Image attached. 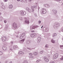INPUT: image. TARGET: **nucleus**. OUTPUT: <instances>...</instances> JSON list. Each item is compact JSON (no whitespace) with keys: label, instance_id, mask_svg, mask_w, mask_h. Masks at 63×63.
Returning a JSON list of instances; mask_svg holds the SVG:
<instances>
[{"label":"nucleus","instance_id":"obj_34","mask_svg":"<svg viewBox=\"0 0 63 63\" xmlns=\"http://www.w3.org/2000/svg\"><path fill=\"white\" fill-rule=\"evenodd\" d=\"M29 55H33V54L31 53H29Z\"/></svg>","mask_w":63,"mask_h":63},{"label":"nucleus","instance_id":"obj_21","mask_svg":"<svg viewBox=\"0 0 63 63\" xmlns=\"http://www.w3.org/2000/svg\"><path fill=\"white\" fill-rule=\"evenodd\" d=\"M30 42L29 41V40H27L26 41V43L27 44H29L30 43Z\"/></svg>","mask_w":63,"mask_h":63},{"label":"nucleus","instance_id":"obj_4","mask_svg":"<svg viewBox=\"0 0 63 63\" xmlns=\"http://www.w3.org/2000/svg\"><path fill=\"white\" fill-rule=\"evenodd\" d=\"M53 59H55L58 57V54H56L53 55Z\"/></svg>","mask_w":63,"mask_h":63},{"label":"nucleus","instance_id":"obj_30","mask_svg":"<svg viewBox=\"0 0 63 63\" xmlns=\"http://www.w3.org/2000/svg\"><path fill=\"white\" fill-rule=\"evenodd\" d=\"M44 52L43 50H42L40 52V54H42L43 53V52Z\"/></svg>","mask_w":63,"mask_h":63},{"label":"nucleus","instance_id":"obj_40","mask_svg":"<svg viewBox=\"0 0 63 63\" xmlns=\"http://www.w3.org/2000/svg\"><path fill=\"white\" fill-rule=\"evenodd\" d=\"M34 57L32 56H31L30 57V58H33Z\"/></svg>","mask_w":63,"mask_h":63},{"label":"nucleus","instance_id":"obj_41","mask_svg":"<svg viewBox=\"0 0 63 63\" xmlns=\"http://www.w3.org/2000/svg\"><path fill=\"white\" fill-rule=\"evenodd\" d=\"M27 49H29V50H31V49L30 48H27Z\"/></svg>","mask_w":63,"mask_h":63},{"label":"nucleus","instance_id":"obj_27","mask_svg":"<svg viewBox=\"0 0 63 63\" xmlns=\"http://www.w3.org/2000/svg\"><path fill=\"white\" fill-rule=\"evenodd\" d=\"M51 42L52 43H55V41L53 40V39H52L51 40Z\"/></svg>","mask_w":63,"mask_h":63},{"label":"nucleus","instance_id":"obj_16","mask_svg":"<svg viewBox=\"0 0 63 63\" xmlns=\"http://www.w3.org/2000/svg\"><path fill=\"white\" fill-rule=\"evenodd\" d=\"M2 48L4 50H6L7 49V48L5 46H4L2 47Z\"/></svg>","mask_w":63,"mask_h":63},{"label":"nucleus","instance_id":"obj_37","mask_svg":"<svg viewBox=\"0 0 63 63\" xmlns=\"http://www.w3.org/2000/svg\"><path fill=\"white\" fill-rule=\"evenodd\" d=\"M24 2H25V3H27V0H24Z\"/></svg>","mask_w":63,"mask_h":63},{"label":"nucleus","instance_id":"obj_1","mask_svg":"<svg viewBox=\"0 0 63 63\" xmlns=\"http://www.w3.org/2000/svg\"><path fill=\"white\" fill-rule=\"evenodd\" d=\"M59 27V23H55L54 24V28L55 29Z\"/></svg>","mask_w":63,"mask_h":63},{"label":"nucleus","instance_id":"obj_5","mask_svg":"<svg viewBox=\"0 0 63 63\" xmlns=\"http://www.w3.org/2000/svg\"><path fill=\"white\" fill-rule=\"evenodd\" d=\"M41 12L42 13H41L42 14H45L46 13V12H47L46 11V9H44V8H42V10H41Z\"/></svg>","mask_w":63,"mask_h":63},{"label":"nucleus","instance_id":"obj_32","mask_svg":"<svg viewBox=\"0 0 63 63\" xmlns=\"http://www.w3.org/2000/svg\"><path fill=\"white\" fill-rule=\"evenodd\" d=\"M3 54V53L1 51H0V55H1Z\"/></svg>","mask_w":63,"mask_h":63},{"label":"nucleus","instance_id":"obj_28","mask_svg":"<svg viewBox=\"0 0 63 63\" xmlns=\"http://www.w3.org/2000/svg\"><path fill=\"white\" fill-rule=\"evenodd\" d=\"M21 35L23 36V37H24V36H25V33H23Z\"/></svg>","mask_w":63,"mask_h":63},{"label":"nucleus","instance_id":"obj_6","mask_svg":"<svg viewBox=\"0 0 63 63\" xmlns=\"http://www.w3.org/2000/svg\"><path fill=\"white\" fill-rule=\"evenodd\" d=\"M44 60L45 62H48L49 61V59L46 57H44Z\"/></svg>","mask_w":63,"mask_h":63},{"label":"nucleus","instance_id":"obj_50","mask_svg":"<svg viewBox=\"0 0 63 63\" xmlns=\"http://www.w3.org/2000/svg\"><path fill=\"white\" fill-rule=\"evenodd\" d=\"M44 6H45V7H46V4H44Z\"/></svg>","mask_w":63,"mask_h":63},{"label":"nucleus","instance_id":"obj_2","mask_svg":"<svg viewBox=\"0 0 63 63\" xmlns=\"http://www.w3.org/2000/svg\"><path fill=\"white\" fill-rule=\"evenodd\" d=\"M12 26L15 29H16L17 28V26L16 23L15 22H14L12 24Z\"/></svg>","mask_w":63,"mask_h":63},{"label":"nucleus","instance_id":"obj_7","mask_svg":"<svg viewBox=\"0 0 63 63\" xmlns=\"http://www.w3.org/2000/svg\"><path fill=\"white\" fill-rule=\"evenodd\" d=\"M6 37H3L1 38V40L2 42H5L6 40Z\"/></svg>","mask_w":63,"mask_h":63},{"label":"nucleus","instance_id":"obj_3","mask_svg":"<svg viewBox=\"0 0 63 63\" xmlns=\"http://www.w3.org/2000/svg\"><path fill=\"white\" fill-rule=\"evenodd\" d=\"M20 14L21 16H24L26 15V12L24 11H21L20 12Z\"/></svg>","mask_w":63,"mask_h":63},{"label":"nucleus","instance_id":"obj_56","mask_svg":"<svg viewBox=\"0 0 63 63\" xmlns=\"http://www.w3.org/2000/svg\"><path fill=\"white\" fill-rule=\"evenodd\" d=\"M56 1H57V2H58V0H56Z\"/></svg>","mask_w":63,"mask_h":63},{"label":"nucleus","instance_id":"obj_48","mask_svg":"<svg viewBox=\"0 0 63 63\" xmlns=\"http://www.w3.org/2000/svg\"><path fill=\"white\" fill-rule=\"evenodd\" d=\"M1 5H4V3H3L1 2Z\"/></svg>","mask_w":63,"mask_h":63},{"label":"nucleus","instance_id":"obj_29","mask_svg":"<svg viewBox=\"0 0 63 63\" xmlns=\"http://www.w3.org/2000/svg\"><path fill=\"white\" fill-rule=\"evenodd\" d=\"M40 61H41V60H37L36 61V63H38V62H39Z\"/></svg>","mask_w":63,"mask_h":63},{"label":"nucleus","instance_id":"obj_24","mask_svg":"<svg viewBox=\"0 0 63 63\" xmlns=\"http://www.w3.org/2000/svg\"><path fill=\"white\" fill-rule=\"evenodd\" d=\"M56 33H54L53 34V36L52 37H54L55 36H56Z\"/></svg>","mask_w":63,"mask_h":63},{"label":"nucleus","instance_id":"obj_31","mask_svg":"<svg viewBox=\"0 0 63 63\" xmlns=\"http://www.w3.org/2000/svg\"><path fill=\"white\" fill-rule=\"evenodd\" d=\"M7 28H8V26H6L5 28V30H7Z\"/></svg>","mask_w":63,"mask_h":63},{"label":"nucleus","instance_id":"obj_35","mask_svg":"<svg viewBox=\"0 0 63 63\" xmlns=\"http://www.w3.org/2000/svg\"><path fill=\"white\" fill-rule=\"evenodd\" d=\"M25 1H24V0H22L21 1V2H24Z\"/></svg>","mask_w":63,"mask_h":63},{"label":"nucleus","instance_id":"obj_57","mask_svg":"<svg viewBox=\"0 0 63 63\" xmlns=\"http://www.w3.org/2000/svg\"><path fill=\"white\" fill-rule=\"evenodd\" d=\"M62 32H63V29L62 30Z\"/></svg>","mask_w":63,"mask_h":63},{"label":"nucleus","instance_id":"obj_11","mask_svg":"<svg viewBox=\"0 0 63 63\" xmlns=\"http://www.w3.org/2000/svg\"><path fill=\"white\" fill-rule=\"evenodd\" d=\"M25 23H27V24H29V21H28L27 19V18H25Z\"/></svg>","mask_w":63,"mask_h":63},{"label":"nucleus","instance_id":"obj_13","mask_svg":"<svg viewBox=\"0 0 63 63\" xmlns=\"http://www.w3.org/2000/svg\"><path fill=\"white\" fill-rule=\"evenodd\" d=\"M26 9L27 11H28V12H29V13H31V12H32V11H31V10H30V9H29V8H26Z\"/></svg>","mask_w":63,"mask_h":63},{"label":"nucleus","instance_id":"obj_8","mask_svg":"<svg viewBox=\"0 0 63 63\" xmlns=\"http://www.w3.org/2000/svg\"><path fill=\"white\" fill-rule=\"evenodd\" d=\"M34 8H35L36 9V8H37V6H33L31 7V9L32 10V12H34Z\"/></svg>","mask_w":63,"mask_h":63},{"label":"nucleus","instance_id":"obj_51","mask_svg":"<svg viewBox=\"0 0 63 63\" xmlns=\"http://www.w3.org/2000/svg\"><path fill=\"white\" fill-rule=\"evenodd\" d=\"M11 43V44H13V43L14 42H13V41H12Z\"/></svg>","mask_w":63,"mask_h":63},{"label":"nucleus","instance_id":"obj_43","mask_svg":"<svg viewBox=\"0 0 63 63\" xmlns=\"http://www.w3.org/2000/svg\"><path fill=\"white\" fill-rule=\"evenodd\" d=\"M61 60H63V56L61 58Z\"/></svg>","mask_w":63,"mask_h":63},{"label":"nucleus","instance_id":"obj_46","mask_svg":"<svg viewBox=\"0 0 63 63\" xmlns=\"http://www.w3.org/2000/svg\"><path fill=\"white\" fill-rule=\"evenodd\" d=\"M34 15L35 16V17H36V16H37V14H34Z\"/></svg>","mask_w":63,"mask_h":63},{"label":"nucleus","instance_id":"obj_22","mask_svg":"<svg viewBox=\"0 0 63 63\" xmlns=\"http://www.w3.org/2000/svg\"><path fill=\"white\" fill-rule=\"evenodd\" d=\"M2 8L3 10H5V6H4L2 5Z\"/></svg>","mask_w":63,"mask_h":63},{"label":"nucleus","instance_id":"obj_49","mask_svg":"<svg viewBox=\"0 0 63 63\" xmlns=\"http://www.w3.org/2000/svg\"><path fill=\"white\" fill-rule=\"evenodd\" d=\"M16 37L17 38H18V36L17 35L16 36Z\"/></svg>","mask_w":63,"mask_h":63},{"label":"nucleus","instance_id":"obj_62","mask_svg":"<svg viewBox=\"0 0 63 63\" xmlns=\"http://www.w3.org/2000/svg\"><path fill=\"white\" fill-rule=\"evenodd\" d=\"M36 4H37V3H36Z\"/></svg>","mask_w":63,"mask_h":63},{"label":"nucleus","instance_id":"obj_55","mask_svg":"<svg viewBox=\"0 0 63 63\" xmlns=\"http://www.w3.org/2000/svg\"><path fill=\"white\" fill-rule=\"evenodd\" d=\"M61 0H58V2H59V1H60Z\"/></svg>","mask_w":63,"mask_h":63},{"label":"nucleus","instance_id":"obj_45","mask_svg":"<svg viewBox=\"0 0 63 63\" xmlns=\"http://www.w3.org/2000/svg\"><path fill=\"white\" fill-rule=\"evenodd\" d=\"M4 2H7L8 0H4Z\"/></svg>","mask_w":63,"mask_h":63},{"label":"nucleus","instance_id":"obj_39","mask_svg":"<svg viewBox=\"0 0 63 63\" xmlns=\"http://www.w3.org/2000/svg\"><path fill=\"white\" fill-rule=\"evenodd\" d=\"M38 23L39 24H40L41 22V21H38Z\"/></svg>","mask_w":63,"mask_h":63},{"label":"nucleus","instance_id":"obj_17","mask_svg":"<svg viewBox=\"0 0 63 63\" xmlns=\"http://www.w3.org/2000/svg\"><path fill=\"white\" fill-rule=\"evenodd\" d=\"M13 7V5L10 4L9 5L8 8H9V9H12Z\"/></svg>","mask_w":63,"mask_h":63},{"label":"nucleus","instance_id":"obj_47","mask_svg":"<svg viewBox=\"0 0 63 63\" xmlns=\"http://www.w3.org/2000/svg\"><path fill=\"white\" fill-rule=\"evenodd\" d=\"M55 62L54 61H52L51 62V63H54Z\"/></svg>","mask_w":63,"mask_h":63},{"label":"nucleus","instance_id":"obj_60","mask_svg":"<svg viewBox=\"0 0 63 63\" xmlns=\"http://www.w3.org/2000/svg\"><path fill=\"white\" fill-rule=\"evenodd\" d=\"M10 63H12V62H11Z\"/></svg>","mask_w":63,"mask_h":63},{"label":"nucleus","instance_id":"obj_15","mask_svg":"<svg viewBox=\"0 0 63 63\" xmlns=\"http://www.w3.org/2000/svg\"><path fill=\"white\" fill-rule=\"evenodd\" d=\"M38 27V26H32V29H31L30 30H32L33 29H35V28H37Z\"/></svg>","mask_w":63,"mask_h":63},{"label":"nucleus","instance_id":"obj_25","mask_svg":"<svg viewBox=\"0 0 63 63\" xmlns=\"http://www.w3.org/2000/svg\"><path fill=\"white\" fill-rule=\"evenodd\" d=\"M34 55H38V53L37 52H35L34 53Z\"/></svg>","mask_w":63,"mask_h":63},{"label":"nucleus","instance_id":"obj_42","mask_svg":"<svg viewBox=\"0 0 63 63\" xmlns=\"http://www.w3.org/2000/svg\"><path fill=\"white\" fill-rule=\"evenodd\" d=\"M2 28V25L0 24V29H1Z\"/></svg>","mask_w":63,"mask_h":63},{"label":"nucleus","instance_id":"obj_54","mask_svg":"<svg viewBox=\"0 0 63 63\" xmlns=\"http://www.w3.org/2000/svg\"><path fill=\"white\" fill-rule=\"evenodd\" d=\"M43 27V26H42V27L41 28H42Z\"/></svg>","mask_w":63,"mask_h":63},{"label":"nucleus","instance_id":"obj_18","mask_svg":"<svg viewBox=\"0 0 63 63\" xmlns=\"http://www.w3.org/2000/svg\"><path fill=\"white\" fill-rule=\"evenodd\" d=\"M19 54H24V53L22 51H20L18 53Z\"/></svg>","mask_w":63,"mask_h":63},{"label":"nucleus","instance_id":"obj_14","mask_svg":"<svg viewBox=\"0 0 63 63\" xmlns=\"http://www.w3.org/2000/svg\"><path fill=\"white\" fill-rule=\"evenodd\" d=\"M37 39L38 40V43H39L40 41H41V38L40 37H38Z\"/></svg>","mask_w":63,"mask_h":63},{"label":"nucleus","instance_id":"obj_12","mask_svg":"<svg viewBox=\"0 0 63 63\" xmlns=\"http://www.w3.org/2000/svg\"><path fill=\"white\" fill-rule=\"evenodd\" d=\"M43 30L44 31H45V32H47V31H48V29L46 28L45 27H44L43 28Z\"/></svg>","mask_w":63,"mask_h":63},{"label":"nucleus","instance_id":"obj_38","mask_svg":"<svg viewBox=\"0 0 63 63\" xmlns=\"http://www.w3.org/2000/svg\"><path fill=\"white\" fill-rule=\"evenodd\" d=\"M20 19L21 20H22V17H20Z\"/></svg>","mask_w":63,"mask_h":63},{"label":"nucleus","instance_id":"obj_52","mask_svg":"<svg viewBox=\"0 0 63 63\" xmlns=\"http://www.w3.org/2000/svg\"><path fill=\"white\" fill-rule=\"evenodd\" d=\"M10 50H11V51H12L13 49L12 48L10 49Z\"/></svg>","mask_w":63,"mask_h":63},{"label":"nucleus","instance_id":"obj_20","mask_svg":"<svg viewBox=\"0 0 63 63\" xmlns=\"http://www.w3.org/2000/svg\"><path fill=\"white\" fill-rule=\"evenodd\" d=\"M24 40H25L24 39H23L21 40L20 42V43H23L24 42Z\"/></svg>","mask_w":63,"mask_h":63},{"label":"nucleus","instance_id":"obj_23","mask_svg":"<svg viewBox=\"0 0 63 63\" xmlns=\"http://www.w3.org/2000/svg\"><path fill=\"white\" fill-rule=\"evenodd\" d=\"M49 6H50L49 5L47 4H46V7H47V8H48Z\"/></svg>","mask_w":63,"mask_h":63},{"label":"nucleus","instance_id":"obj_59","mask_svg":"<svg viewBox=\"0 0 63 63\" xmlns=\"http://www.w3.org/2000/svg\"><path fill=\"white\" fill-rule=\"evenodd\" d=\"M0 15H2V13L1 12H0Z\"/></svg>","mask_w":63,"mask_h":63},{"label":"nucleus","instance_id":"obj_53","mask_svg":"<svg viewBox=\"0 0 63 63\" xmlns=\"http://www.w3.org/2000/svg\"><path fill=\"white\" fill-rule=\"evenodd\" d=\"M17 1H20V0H17Z\"/></svg>","mask_w":63,"mask_h":63},{"label":"nucleus","instance_id":"obj_36","mask_svg":"<svg viewBox=\"0 0 63 63\" xmlns=\"http://www.w3.org/2000/svg\"><path fill=\"white\" fill-rule=\"evenodd\" d=\"M4 22L5 23H7V21L6 20H4Z\"/></svg>","mask_w":63,"mask_h":63},{"label":"nucleus","instance_id":"obj_33","mask_svg":"<svg viewBox=\"0 0 63 63\" xmlns=\"http://www.w3.org/2000/svg\"><path fill=\"white\" fill-rule=\"evenodd\" d=\"M23 36L22 35H21L20 37V39H21L23 38Z\"/></svg>","mask_w":63,"mask_h":63},{"label":"nucleus","instance_id":"obj_19","mask_svg":"<svg viewBox=\"0 0 63 63\" xmlns=\"http://www.w3.org/2000/svg\"><path fill=\"white\" fill-rule=\"evenodd\" d=\"M17 47L16 45H13V48L14 49H16Z\"/></svg>","mask_w":63,"mask_h":63},{"label":"nucleus","instance_id":"obj_26","mask_svg":"<svg viewBox=\"0 0 63 63\" xmlns=\"http://www.w3.org/2000/svg\"><path fill=\"white\" fill-rule=\"evenodd\" d=\"M45 47L46 48L48 47V44H46L45 46Z\"/></svg>","mask_w":63,"mask_h":63},{"label":"nucleus","instance_id":"obj_9","mask_svg":"<svg viewBox=\"0 0 63 63\" xmlns=\"http://www.w3.org/2000/svg\"><path fill=\"white\" fill-rule=\"evenodd\" d=\"M36 36V34L35 33H34L33 34H32L31 35V37L32 38L33 37H35Z\"/></svg>","mask_w":63,"mask_h":63},{"label":"nucleus","instance_id":"obj_63","mask_svg":"<svg viewBox=\"0 0 63 63\" xmlns=\"http://www.w3.org/2000/svg\"><path fill=\"white\" fill-rule=\"evenodd\" d=\"M0 63H1V62H0Z\"/></svg>","mask_w":63,"mask_h":63},{"label":"nucleus","instance_id":"obj_58","mask_svg":"<svg viewBox=\"0 0 63 63\" xmlns=\"http://www.w3.org/2000/svg\"><path fill=\"white\" fill-rule=\"evenodd\" d=\"M31 32H34V31H32Z\"/></svg>","mask_w":63,"mask_h":63},{"label":"nucleus","instance_id":"obj_61","mask_svg":"<svg viewBox=\"0 0 63 63\" xmlns=\"http://www.w3.org/2000/svg\"><path fill=\"white\" fill-rule=\"evenodd\" d=\"M39 9H40V8H39H39H38V10H39Z\"/></svg>","mask_w":63,"mask_h":63},{"label":"nucleus","instance_id":"obj_44","mask_svg":"<svg viewBox=\"0 0 63 63\" xmlns=\"http://www.w3.org/2000/svg\"><path fill=\"white\" fill-rule=\"evenodd\" d=\"M60 47H63V45H61L60 46Z\"/></svg>","mask_w":63,"mask_h":63},{"label":"nucleus","instance_id":"obj_10","mask_svg":"<svg viewBox=\"0 0 63 63\" xmlns=\"http://www.w3.org/2000/svg\"><path fill=\"white\" fill-rule=\"evenodd\" d=\"M52 12H53L52 14L53 15H55L57 13V10H52Z\"/></svg>","mask_w":63,"mask_h":63}]
</instances>
